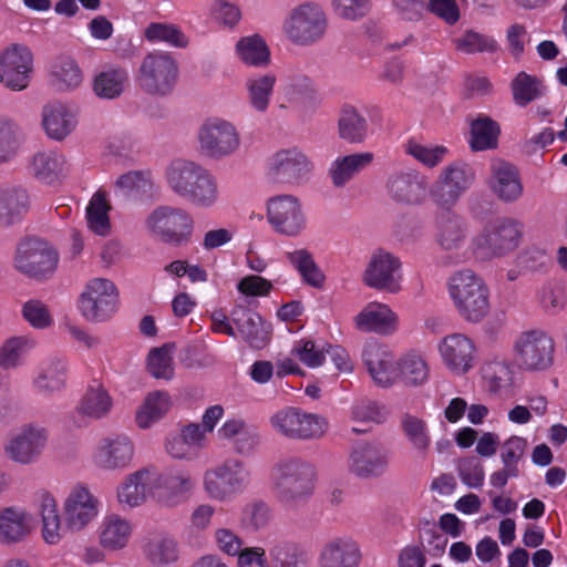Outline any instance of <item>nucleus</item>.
Returning <instances> with one entry per match:
<instances>
[{
    "label": "nucleus",
    "mask_w": 567,
    "mask_h": 567,
    "mask_svg": "<svg viewBox=\"0 0 567 567\" xmlns=\"http://www.w3.org/2000/svg\"><path fill=\"white\" fill-rule=\"evenodd\" d=\"M275 81V78L271 75H262L248 80L247 89L249 101L255 110L259 112L267 110Z\"/></svg>",
    "instance_id": "60"
},
{
    "label": "nucleus",
    "mask_w": 567,
    "mask_h": 567,
    "mask_svg": "<svg viewBox=\"0 0 567 567\" xmlns=\"http://www.w3.org/2000/svg\"><path fill=\"white\" fill-rule=\"evenodd\" d=\"M362 282L378 291L400 292L403 282L401 259L385 249L374 250L362 272Z\"/></svg>",
    "instance_id": "13"
},
{
    "label": "nucleus",
    "mask_w": 567,
    "mask_h": 567,
    "mask_svg": "<svg viewBox=\"0 0 567 567\" xmlns=\"http://www.w3.org/2000/svg\"><path fill=\"white\" fill-rule=\"evenodd\" d=\"M155 482L168 501L173 503L187 501L196 488V480L187 468H171L155 476Z\"/></svg>",
    "instance_id": "34"
},
{
    "label": "nucleus",
    "mask_w": 567,
    "mask_h": 567,
    "mask_svg": "<svg viewBox=\"0 0 567 567\" xmlns=\"http://www.w3.org/2000/svg\"><path fill=\"white\" fill-rule=\"evenodd\" d=\"M132 534L133 524L130 519L117 514H110L99 526V544L107 551H117L128 545Z\"/></svg>",
    "instance_id": "35"
},
{
    "label": "nucleus",
    "mask_w": 567,
    "mask_h": 567,
    "mask_svg": "<svg viewBox=\"0 0 567 567\" xmlns=\"http://www.w3.org/2000/svg\"><path fill=\"white\" fill-rule=\"evenodd\" d=\"M231 321L239 337L249 348L262 349L271 338V324L261 316L246 307L236 306L231 310Z\"/></svg>",
    "instance_id": "23"
},
{
    "label": "nucleus",
    "mask_w": 567,
    "mask_h": 567,
    "mask_svg": "<svg viewBox=\"0 0 567 567\" xmlns=\"http://www.w3.org/2000/svg\"><path fill=\"white\" fill-rule=\"evenodd\" d=\"M332 12L342 20L355 22L371 9V0H330Z\"/></svg>",
    "instance_id": "63"
},
{
    "label": "nucleus",
    "mask_w": 567,
    "mask_h": 567,
    "mask_svg": "<svg viewBox=\"0 0 567 567\" xmlns=\"http://www.w3.org/2000/svg\"><path fill=\"white\" fill-rule=\"evenodd\" d=\"M250 476L245 462L229 457L204 472L203 489L209 498L227 502L247 488Z\"/></svg>",
    "instance_id": "6"
},
{
    "label": "nucleus",
    "mask_w": 567,
    "mask_h": 567,
    "mask_svg": "<svg viewBox=\"0 0 567 567\" xmlns=\"http://www.w3.org/2000/svg\"><path fill=\"white\" fill-rule=\"evenodd\" d=\"M117 289L105 278L90 280L80 297V311L89 321H103L116 311Z\"/></svg>",
    "instance_id": "16"
},
{
    "label": "nucleus",
    "mask_w": 567,
    "mask_h": 567,
    "mask_svg": "<svg viewBox=\"0 0 567 567\" xmlns=\"http://www.w3.org/2000/svg\"><path fill=\"white\" fill-rule=\"evenodd\" d=\"M21 316L33 329L45 330L53 326V315L48 305L39 299H30L22 305Z\"/></svg>",
    "instance_id": "59"
},
{
    "label": "nucleus",
    "mask_w": 567,
    "mask_h": 567,
    "mask_svg": "<svg viewBox=\"0 0 567 567\" xmlns=\"http://www.w3.org/2000/svg\"><path fill=\"white\" fill-rule=\"evenodd\" d=\"M436 351L444 369L454 377L470 373L477 362V348L474 340L463 332H451L442 337Z\"/></svg>",
    "instance_id": "14"
},
{
    "label": "nucleus",
    "mask_w": 567,
    "mask_h": 567,
    "mask_svg": "<svg viewBox=\"0 0 567 567\" xmlns=\"http://www.w3.org/2000/svg\"><path fill=\"white\" fill-rule=\"evenodd\" d=\"M324 350L326 347H320L312 340L301 339L292 346L290 354L308 368H318L322 365L326 360Z\"/></svg>",
    "instance_id": "62"
},
{
    "label": "nucleus",
    "mask_w": 567,
    "mask_h": 567,
    "mask_svg": "<svg viewBox=\"0 0 567 567\" xmlns=\"http://www.w3.org/2000/svg\"><path fill=\"white\" fill-rule=\"evenodd\" d=\"M235 53L240 62L252 68H264L270 61L269 48L258 34L240 38L235 44Z\"/></svg>",
    "instance_id": "49"
},
{
    "label": "nucleus",
    "mask_w": 567,
    "mask_h": 567,
    "mask_svg": "<svg viewBox=\"0 0 567 567\" xmlns=\"http://www.w3.org/2000/svg\"><path fill=\"white\" fill-rule=\"evenodd\" d=\"M111 206L106 200L105 193L96 192L86 207L87 228L99 236H106L111 231L109 212Z\"/></svg>",
    "instance_id": "53"
},
{
    "label": "nucleus",
    "mask_w": 567,
    "mask_h": 567,
    "mask_svg": "<svg viewBox=\"0 0 567 567\" xmlns=\"http://www.w3.org/2000/svg\"><path fill=\"white\" fill-rule=\"evenodd\" d=\"M21 128L7 116H0V166L11 163L21 146Z\"/></svg>",
    "instance_id": "54"
},
{
    "label": "nucleus",
    "mask_w": 567,
    "mask_h": 567,
    "mask_svg": "<svg viewBox=\"0 0 567 567\" xmlns=\"http://www.w3.org/2000/svg\"><path fill=\"white\" fill-rule=\"evenodd\" d=\"M513 101L518 106H526L545 93L543 82L526 72H519L512 81Z\"/></svg>",
    "instance_id": "56"
},
{
    "label": "nucleus",
    "mask_w": 567,
    "mask_h": 567,
    "mask_svg": "<svg viewBox=\"0 0 567 567\" xmlns=\"http://www.w3.org/2000/svg\"><path fill=\"white\" fill-rule=\"evenodd\" d=\"M33 505L41 518V534L49 545L58 544L62 538V522L54 496L47 489L33 494Z\"/></svg>",
    "instance_id": "32"
},
{
    "label": "nucleus",
    "mask_w": 567,
    "mask_h": 567,
    "mask_svg": "<svg viewBox=\"0 0 567 567\" xmlns=\"http://www.w3.org/2000/svg\"><path fill=\"white\" fill-rule=\"evenodd\" d=\"M34 72V55L24 43H10L0 50V84L13 92L29 87Z\"/></svg>",
    "instance_id": "11"
},
{
    "label": "nucleus",
    "mask_w": 567,
    "mask_h": 567,
    "mask_svg": "<svg viewBox=\"0 0 567 567\" xmlns=\"http://www.w3.org/2000/svg\"><path fill=\"white\" fill-rule=\"evenodd\" d=\"M27 168L29 175L38 182L53 185L68 175L70 164L62 153L41 150L30 156Z\"/></svg>",
    "instance_id": "28"
},
{
    "label": "nucleus",
    "mask_w": 567,
    "mask_h": 567,
    "mask_svg": "<svg viewBox=\"0 0 567 567\" xmlns=\"http://www.w3.org/2000/svg\"><path fill=\"white\" fill-rule=\"evenodd\" d=\"M501 125L486 114H478L468 122L467 143L472 151L495 150L498 145Z\"/></svg>",
    "instance_id": "37"
},
{
    "label": "nucleus",
    "mask_w": 567,
    "mask_h": 567,
    "mask_svg": "<svg viewBox=\"0 0 567 567\" xmlns=\"http://www.w3.org/2000/svg\"><path fill=\"white\" fill-rule=\"evenodd\" d=\"M209 17L218 25L233 29L241 19V11L226 0H215L209 7Z\"/></svg>",
    "instance_id": "64"
},
{
    "label": "nucleus",
    "mask_w": 567,
    "mask_h": 567,
    "mask_svg": "<svg viewBox=\"0 0 567 567\" xmlns=\"http://www.w3.org/2000/svg\"><path fill=\"white\" fill-rule=\"evenodd\" d=\"M474 181L473 169L456 161L444 166L430 188V197L437 208H453Z\"/></svg>",
    "instance_id": "12"
},
{
    "label": "nucleus",
    "mask_w": 567,
    "mask_h": 567,
    "mask_svg": "<svg viewBox=\"0 0 567 567\" xmlns=\"http://www.w3.org/2000/svg\"><path fill=\"white\" fill-rule=\"evenodd\" d=\"M403 150L406 155L429 169L440 166L450 153L444 145L424 143L414 138L406 141Z\"/></svg>",
    "instance_id": "50"
},
{
    "label": "nucleus",
    "mask_w": 567,
    "mask_h": 567,
    "mask_svg": "<svg viewBox=\"0 0 567 567\" xmlns=\"http://www.w3.org/2000/svg\"><path fill=\"white\" fill-rule=\"evenodd\" d=\"M50 442V430L39 422H28L12 432L2 445L3 457L17 466L38 463Z\"/></svg>",
    "instance_id": "5"
},
{
    "label": "nucleus",
    "mask_w": 567,
    "mask_h": 567,
    "mask_svg": "<svg viewBox=\"0 0 567 567\" xmlns=\"http://www.w3.org/2000/svg\"><path fill=\"white\" fill-rule=\"evenodd\" d=\"M144 38L150 42H164L174 48H186L188 38L173 23L153 22L144 30Z\"/></svg>",
    "instance_id": "57"
},
{
    "label": "nucleus",
    "mask_w": 567,
    "mask_h": 567,
    "mask_svg": "<svg viewBox=\"0 0 567 567\" xmlns=\"http://www.w3.org/2000/svg\"><path fill=\"white\" fill-rule=\"evenodd\" d=\"M398 382L405 386L417 388L430 379V364L426 357L417 351H409L399 359Z\"/></svg>",
    "instance_id": "41"
},
{
    "label": "nucleus",
    "mask_w": 567,
    "mask_h": 567,
    "mask_svg": "<svg viewBox=\"0 0 567 567\" xmlns=\"http://www.w3.org/2000/svg\"><path fill=\"white\" fill-rule=\"evenodd\" d=\"M147 559L154 566H166L174 564L179 558V548L177 542L165 535H158L151 538L145 545Z\"/></svg>",
    "instance_id": "55"
},
{
    "label": "nucleus",
    "mask_w": 567,
    "mask_h": 567,
    "mask_svg": "<svg viewBox=\"0 0 567 567\" xmlns=\"http://www.w3.org/2000/svg\"><path fill=\"white\" fill-rule=\"evenodd\" d=\"M435 219V243L444 251L458 250L468 236L466 219L452 208H440Z\"/></svg>",
    "instance_id": "26"
},
{
    "label": "nucleus",
    "mask_w": 567,
    "mask_h": 567,
    "mask_svg": "<svg viewBox=\"0 0 567 567\" xmlns=\"http://www.w3.org/2000/svg\"><path fill=\"white\" fill-rule=\"evenodd\" d=\"M31 198L21 185L0 183V227L19 223L29 212Z\"/></svg>",
    "instance_id": "31"
},
{
    "label": "nucleus",
    "mask_w": 567,
    "mask_h": 567,
    "mask_svg": "<svg viewBox=\"0 0 567 567\" xmlns=\"http://www.w3.org/2000/svg\"><path fill=\"white\" fill-rule=\"evenodd\" d=\"M32 513L18 505L0 508V544L13 546L25 542L34 532Z\"/></svg>",
    "instance_id": "24"
},
{
    "label": "nucleus",
    "mask_w": 567,
    "mask_h": 567,
    "mask_svg": "<svg viewBox=\"0 0 567 567\" xmlns=\"http://www.w3.org/2000/svg\"><path fill=\"white\" fill-rule=\"evenodd\" d=\"M288 260L300 276L302 284L317 290H322L326 287V272L317 264L310 250L307 248H297L288 254Z\"/></svg>",
    "instance_id": "39"
},
{
    "label": "nucleus",
    "mask_w": 567,
    "mask_h": 567,
    "mask_svg": "<svg viewBox=\"0 0 567 567\" xmlns=\"http://www.w3.org/2000/svg\"><path fill=\"white\" fill-rule=\"evenodd\" d=\"M386 189L395 202L408 205H420L430 195L426 176L413 169L392 174Z\"/></svg>",
    "instance_id": "25"
},
{
    "label": "nucleus",
    "mask_w": 567,
    "mask_h": 567,
    "mask_svg": "<svg viewBox=\"0 0 567 567\" xmlns=\"http://www.w3.org/2000/svg\"><path fill=\"white\" fill-rule=\"evenodd\" d=\"M101 501L86 485H74L63 502L66 525L73 530H82L100 514Z\"/></svg>",
    "instance_id": "19"
},
{
    "label": "nucleus",
    "mask_w": 567,
    "mask_h": 567,
    "mask_svg": "<svg viewBox=\"0 0 567 567\" xmlns=\"http://www.w3.org/2000/svg\"><path fill=\"white\" fill-rule=\"evenodd\" d=\"M361 359L378 385L389 388L398 382L399 360L386 344L375 339L367 340L362 346Z\"/></svg>",
    "instance_id": "17"
},
{
    "label": "nucleus",
    "mask_w": 567,
    "mask_h": 567,
    "mask_svg": "<svg viewBox=\"0 0 567 567\" xmlns=\"http://www.w3.org/2000/svg\"><path fill=\"white\" fill-rule=\"evenodd\" d=\"M123 193L136 196H148L156 190L150 173L130 172L121 175L115 183Z\"/></svg>",
    "instance_id": "58"
},
{
    "label": "nucleus",
    "mask_w": 567,
    "mask_h": 567,
    "mask_svg": "<svg viewBox=\"0 0 567 567\" xmlns=\"http://www.w3.org/2000/svg\"><path fill=\"white\" fill-rule=\"evenodd\" d=\"M52 82L60 91H74L83 82V73L75 62L70 56H60L51 70Z\"/></svg>",
    "instance_id": "51"
},
{
    "label": "nucleus",
    "mask_w": 567,
    "mask_h": 567,
    "mask_svg": "<svg viewBox=\"0 0 567 567\" xmlns=\"http://www.w3.org/2000/svg\"><path fill=\"white\" fill-rule=\"evenodd\" d=\"M172 398L166 391L150 392L135 413V422L140 429H150L163 419L172 408Z\"/></svg>",
    "instance_id": "42"
},
{
    "label": "nucleus",
    "mask_w": 567,
    "mask_h": 567,
    "mask_svg": "<svg viewBox=\"0 0 567 567\" xmlns=\"http://www.w3.org/2000/svg\"><path fill=\"white\" fill-rule=\"evenodd\" d=\"M58 262L59 255L53 246L37 237L21 240L13 258V266L19 272L37 279L51 276Z\"/></svg>",
    "instance_id": "9"
},
{
    "label": "nucleus",
    "mask_w": 567,
    "mask_h": 567,
    "mask_svg": "<svg viewBox=\"0 0 567 567\" xmlns=\"http://www.w3.org/2000/svg\"><path fill=\"white\" fill-rule=\"evenodd\" d=\"M481 375L488 392L494 395H507L515 384V372L506 359L486 361L481 368Z\"/></svg>",
    "instance_id": "36"
},
{
    "label": "nucleus",
    "mask_w": 567,
    "mask_h": 567,
    "mask_svg": "<svg viewBox=\"0 0 567 567\" xmlns=\"http://www.w3.org/2000/svg\"><path fill=\"white\" fill-rule=\"evenodd\" d=\"M68 372L69 365L65 358L61 355L48 357L40 364L32 380V386L39 394L51 398L65 389Z\"/></svg>",
    "instance_id": "30"
},
{
    "label": "nucleus",
    "mask_w": 567,
    "mask_h": 567,
    "mask_svg": "<svg viewBox=\"0 0 567 567\" xmlns=\"http://www.w3.org/2000/svg\"><path fill=\"white\" fill-rule=\"evenodd\" d=\"M128 74L123 69H110L99 73L93 81V92L100 99L113 100L125 90Z\"/></svg>",
    "instance_id": "52"
},
{
    "label": "nucleus",
    "mask_w": 567,
    "mask_h": 567,
    "mask_svg": "<svg viewBox=\"0 0 567 567\" xmlns=\"http://www.w3.org/2000/svg\"><path fill=\"white\" fill-rule=\"evenodd\" d=\"M197 143L204 156L221 159L237 152L240 146V134L231 122L210 117L199 126Z\"/></svg>",
    "instance_id": "10"
},
{
    "label": "nucleus",
    "mask_w": 567,
    "mask_h": 567,
    "mask_svg": "<svg viewBox=\"0 0 567 567\" xmlns=\"http://www.w3.org/2000/svg\"><path fill=\"white\" fill-rule=\"evenodd\" d=\"M155 472L140 468L126 475L116 487V499L123 509H133L143 505L151 495Z\"/></svg>",
    "instance_id": "27"
},
{
    "label": "nucleus",
    "mask_w": 567,
    "mask_h": 567,
    "mask_svg": "<svg viewBox=\"0 0 567 567\" xmlns=\"http://www.w3.org/2000/svg\"><path fill=\"white\" fill-rule=\"evenodd\" d=\"M401 432L415 454L425 457L432 445L429 423L414 414H404L400 422Z\"/></svg>",
    "instance_id": "45"
},
{
    "label": "nucleus",
    "mask_w": 567,
    "mask_h": 567,
    "mask_svg": "<svg viewBox=\"0 0 567 567\" xmlns=\"http://www.w3.org/2000/svg\"><path fill=\"white\" fill-rule=\"evenodd\" d=\"M327 30L328 17L320 4L306 2L290 11L286 31L292 42L312 44L323 38Z\"/></svg>",
    "instance_id": "15"
},
{
    "label": "nucleus",
    "mask_w": 567,
    "mask_h": 567,
    "mask_svg": "<svg viewBox=\"0 0 567 567\" xmlns=\"http://www.w3.org/2000/svg\"><path fill=\"white\" fill-rule=\"evenodd\" d=\"M134 453V443L127 435L112 434L100 440L92 461L102 471H123L131 465Z\"/></svg>",
    "instance_id": "20"
},
{
    "label": "nucleus",
    "mask_w": 567,
    "mask_h": 567,
    "mask_svg": "<svg viewBox=\"0 0 567 567\" xmlns=\"http://www.w3.org/2000/svg\"><path fill=\"white\" fill-rule=\"evenodd\" d=\"M316 484L315 468L306 463L291 461L286 465V493L297 499L309 496Z\"/></svg>",
    "instance_id": "44"
},
{
    "label": "nucleus",
    "mask_w": 567,
    "mask_h": 567,
    "mask_svg": "<svg viewBox=\"0 0 567 567\" xmlns=\"http://www.w3.org/2000/svg\"><path fill=\"white\" fill-rule=\"evenodd\" d=\"M147 370L156 379L171 380L174 375L171 348L152 349L147 355Z\"/></svg>",
    "instance_id": "61"
},
{
    "label": "nucleus",
    "mask_w": 567,
    "mask_h": 567,
    "mask_svg": "<svg viewBox=\"0 0 567 567\" xmlns=\"http://www.w3.org/2000/svg\"><path fill=\"white\" fill-rule=\"evenodd\" d=\"M313 173V163L299 146L286 148V185L300 186L308 183Z\"/></svg>",
    "instance_id": "48"
},
{
    "label": "nucleus",
    "mask_w": 567,
    "mask_h": 567,
    "mask_svg": "<svg viewBox=\"0 0 567 567\" xmlns=\"http://www.w3.org/2000/svg\"><path fill=\"white\" fill-rule=\"evenodd\" d=\"M445 289L454 311L463 321L477 324L489 318L492 290L475 270L462 268L453 271L446 279Z\"/></svg>",
    "instance_id": "1"
},
{
    "label": "nucleus",
    "mask_w": 567,
    "mask_h": 567,
    "mask_svg": "<svg viewBox=\"0 0 567 567\" xmlns=\"http://www.w3.org/2000/svg\"><path fill=\"white\" fill-rule=\"evenodd\" d=\"M352 324L360 333L391 337L400 329V317L388 303L373 300L352 317Z\"/></svg>",
    "instance_id": "18"
},
{
    "label": "nucleus",
    "mask_w": 567,
    "mask_h": 567,
    "mask_svg": "<svg viewBox=\"0 0 567 567\" xmlns=\"http://www.w3.org/2000/svg\"><path fill=\"white\" fill-rule=\"evenodd\" d=\"M363 550L361 544L350 535L333 537L319 548L317 567H361Z\"/></svg>",
    "instance_id": "21"
},
{
    "label": "nucleus",
    "mask_w": 567,
    "mask_h": 567,
    "mask_svg": "<svg viewBox=\"0 0 567 567\" xmlns=\"http://www.w3.org/2000/svg\"><path fill=\"white\" fill-rule=\"evenodd\" d=\"M113 400L109 391L100 383L89 385L81 398L76 413L93 421L107 416L112 410Z\"/></svg>",
    "instance_id": "40"
},
{
    "label": "nucleus",
    "mask_w": 567,
    "mask_h": 567,
    "mask_svg": "<svg viewBox=\"0 0 567 567\" xmlns=\"http://www.w3.org/2000/svg\"><path fill=\"white\" fill-rule=\"evenodd\" d=\"M177 78L176 60L167 52H152L142 60L136 81L146 94L166 96L173 92Z\"/></svg>",
    "instance_id": "8"
},
{
    "label": "nucleus",
    "mask_w": 567,
    "mask_h": 567,
    "mask_svg": "<svg viewBox=\"0 0 567 567\" xmlns=\"http://www.w3.org/2000/svg\"><path fill=\"white\" fill-rule=\"evenodd\" d=\"M523 237V226L504 218L488 224L471 241L473 255L482 261L502 258L516 250Z\"/></svg>",
    "instance_id": "4"
},
{
    "label": "nucleus",
    "mask_w": 567,
    "mask_h": 567,
    "mask_svg": "<svg viewBox=\"0 0 567 567\" xmlns=\"http://www.w3.org/2000/svg\"><path fill=\"white\" fill-rule=\"evenodd\" d=\"M487 186L495 197L505 203L518 200L524 193L517 168L504 161L492 163Z\"/></svg>",
    "instance_id": "29"
},
{
    "label": "nucleus",
    "mask_w": 567,
    "mask_h": 567,
    "mask_svg": "<svg viewBox=\"0 0 567 567\" xmlns=\"http://www.w3.org/2000/svg\"><path fill=\"white\" fill-rule=\"evenodd\" d=\"M338 135L350 144H361L368 137V122L357 107L346 104L338 117Z\"/></svg>",
    "instance_id": "47"
},
{
    "label": "nucleus",
    "mask_w": 567,
    "mask_h": 567,
    "mask_svg": "<svg viewBox=\"0 0 567 567\" xmlns=\"http://www.w3.org/2000/svg\"><path fill=\"white\" fill-rule=\"evenodd\" d=\"M78 124L79 110L72 104L55 101L42 107L41 127L51 141H65L76 130Z\"/></svg>",
    "instance_id": "22"
},
{
    "label": "nucleus",
    "mask_w": 567,
    "mask_h": 567,
    "mask_svg": "<svg viewBox=\"0 0 567 567\" xmlns=\"http://www.w3.org/2000/svg\"><path fill=\"white\" fill-rule=\"evenodd\" d=\"M328 423L326 419L300 413L295 409L286 411V434L299 439L319 437L326 433Z\"/></svg>",
    "instance_id": "43"
},
{
    "label": "nucleus",
    "mask_w": 567,
    "mask_h": 567,
    "mask_svg": "<svg viewBox=\"0 0 567 567\" xmlns=\"http://www.w3.org/2000/svg\"><path fill=\"white\" fill-rule=\"evenodd\" d=\"M556 343L545 329L530 328L520 331L512 346L513 358L525 372H542L550 369L555 360Z\"/></svg>",
    "instance_id": "3"
},
{
    "label": "nucleus",
    "mask_w": 567,
    "mask_h": 567,
    "mask_svg": "<svg viewBox=\"0 0 567 567\" xmlns=\"http://www.w3.org/2000/svg\"><path fill=\"white\" fill-rule=\"evenodd\" d=\"M165 181L173 194L195 207L212 208L219 202L217 177L197 162L182 158L171 162Z\"/></svg>",
    "instance_id": "2"
},
{
    "label": "nucleus",
    "mask_w": 567,
    "mask_h": 567,
    "mask_svg": "<svg viewBox=\"0 0 567 567\" xmlns=\"http://www.w3.org/2000/svg\"><path fill=\"white\" fill-rule=\"evenodd\" d=\"M144 228L156 240L181 246L189 241L194 231V219L184 208L162 205L146 216Z\"/></svg>",
    "instance_id": "7"
},
{
    "label": "nucleus",
    "mask_w": 567,
    "mask_h": 567,
    "mask_svg": "<svg viewBox=\"0 0 567 567\" xmlns=\"http://www.w3.org/2000/svg\"><path fill=\"white\" fill-rule=\"evenodd\" d=\"M37 340L33 337L22 334L11 337L0 346V368L4 371L16 370L22 367L28 354L35 349Z\"/></svg>",
    "instance_id": "46"
},
{
    "label": "nucleus",
    "mask_w": 567,
    "mask_h": 567,
    "mask_svg": "<svg viewBox=\"0 0 567 567\" xmlns=\"http://www.w3.org/2000/svg\"><path fill=\"white\" fill-rule=\"evenodd\" d=\"M374 159L372 152L352 153L338 156L329 167V176L336 187H343Z\"/></svg>",
    "instance_id": "38"
},
{
    "label": "nucleus",
    "mask_w": 567,
    "mask_h": 567,
    "mask_svg": "<svg viewBox=\"0 0 567 567\" xmlns=\"http://www.w3.org/2000/svg\"><path fill=\"white\" fill-rule=\"evenodd\" d=\"M388 463V453L380 446L370 443L354 446L348 461L350 471L362 477L383 473Z\"/></svg>",
    "instance_id": "33"
}]
</instances>
